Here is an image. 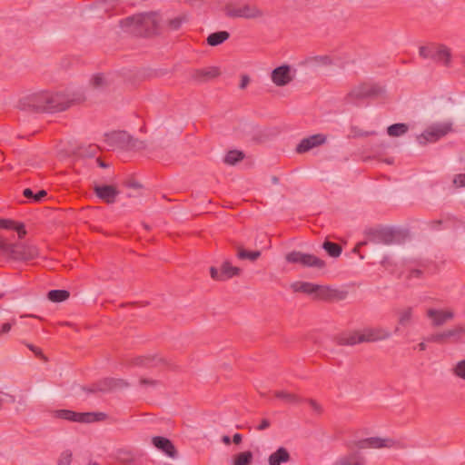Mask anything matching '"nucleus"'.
<instances>
[{
	"instance_id": "obj_1",
	"label": "nucleus",
	"mask_w": 465,
	"mask_h": 465,
	"mask_svg": "<svg viewBox=\"0 0 465 465\" xmlns=\"http://www.w3.org/2000/svg\"><path fill=\"white\" fill-rule=\"evenodd\" d=\"M344 444L350 452L339 457L332 465H366L367 460L361 450L393 449L400 446L399 441L391 437L359 438L356 435L347 439Z\"/></svg>"
},
{
	"instance_id": "obj_2",
	"label": "nucleus",
	"mask_w": 465,
	"mask_h": 465,
	"mask_svg": "<svg viewBox=\"0 0 465 465\" xmlns=\"http://www.w3.org/2000/svg\"><path fill=\"white\" fill-rule=\"evenodd\" d=\"M58 106V94L54 90H38L23 94L15 108L28 113L53 114Z\"/></svg>"
},
{
	"instance_id": "obj_3",
	"label": "nucleus",
	"mask_w": 465,
	"mask_h": 465,
	"mask_svg": "<svg viewBox=\"0 0 465 465\" xmlns=\"http://www.w3.org/2000/svg\"><path fill=\"white\" fill-rule=\"evenodd\" d=\"M161 21L158 13H143L125 18L121 21V26L130 34L149 36L160 31Z\"/></svg>"
},
{
	"instance_id": "obj_4",
	"label": "nucleus",
	"mask_w": 465,
	"mask_h": 465,
	"mask_svg": "<svg viewBox=\"0 0 465 465\" xmlns=\"http://www.w3.org/2000/svg\"><path fill=\"white\" fill-rule=\"evenodd\" d=\"M224 13L230 18L259 19L264 15L256 5L244 3H228L224 6Z\"/></svg>"
},
{
	"instance_id": "obj_5",
	"label": "nucleus",
	"mask_w": 465,
	"mask_h": 465,
	"mask_svg": "<svg viewBox=\"0 0 465 465\" xmlns=\"http://www.w3.org/2000/svg\"><path fill=\"white\" fill-rule=\"evenodd\" d=\"M452 132V123H437L428 127L420 135L418 136V142L420 144L433 143Z\"/></svg>"
},
{
	"instance_id": "obj_6",
	"label": "nucleus",
	"mask_w": 465,
	"mask_h": 465,
	"mask_svg": "<svg viewBox=\"0 0 465 465\" xmlns=\"http://www.w3.org/2000/svg\"><path fill=\"white\" fill-rule=\"evenodd\" d=\"M111 144L125 150H142L145 147L143 141L134 138L124 131L114 132L108 135Z\"/></svg>"
},
{
	"instance_id": "obj_7",
	"label": "nucleus",
	"mask_w": 465,
	"mask_h": 465,
	"mask_svg": "<svg viewBox=\"0 0 465 465\" xmlns=\"http://www.w3.org/2000/svg\"><path fill=\"white\" fill-rule=\"evenodd\" d=\"M285 259L290 263H299L303 267H312L322 269L325 267V262L319 257L298 251H292L286 254Z\"/></svg>"
},
{
	"instance_id": "obj_8",
	"label": "nucleus",
	"mask_w": 465,
	"mask_h": 465,
	"mask_svg": "<svg viewBox=\"0 0 465 465\" xmlns=\"http://www.w3.org/2000/svg\"><path fill=\"white\" fill-rule=\"evenodd\" d=\"M106 414L104 412H75L70 410H60V419L81 423H91L104 420Z\"/></svg>"
},
{
	"instance_id": "obj_9",
	"label": "nucleus",
	"mask_w": 465,
	"mask_h": 465,
	"mask_svg": "<svg viewBox=\"0 0 465 465\" xmlns=\"http://www.w3.org/2000/svg\"><path fill=\"white\" fill-rule=\"evenodd\" d=\"M463 335H465V327L461 325H456L451 329L430 335L427 338V341L430 342L444 343L450 340L458 341Z\"/></svg>"
},
{
	"instance_id": "obj_10",
	"label": "nucleus",
	"mask_w": 465,
	"mask_h": 465,
	"mask_svg": "<svg viewBox=\"0 0 465 465\" xmlns=\"http://www.w3.org/2000/svg\"><path fill=\"white\" fill-rule=\"evenodd\" d=\"M294 75L292 74L290 65L283 64L276 67L271 74L272 83L279 87L285 86L293 80Z\"/></svg>"
},
{
	"instance_id": "obj_11",
	"label": "nucleus",
	"mask_w": 465,
	"mask_h": 465,
	"mask_svg": "<svg viewBox=\"0 0 465 465\" xmlns=\"http://www.w3.org/2000/svg\"><path fill=\"white\" fill-rule=\"evenodd\" d=\"M427 317L431 321V325L433 327H440L445 324L446 322L451 321L455 313L451 309L447 310H438V309H428L427 310Z\"/></svg>"
},
{
	"instance_id": "obj_12",
	"label": "nucleus",
	"mask_w": 465,
	"mask_h": 465,
	"mask_svg": "<svg viewBox=\"0 0 465 465\" xmlns=\"http://www.w3.org/2000/svg\"><path fill=\"white\" fill-rule=\"evenodd\" d=\"M327 141V138L324 134H312L311 136L305 137L301 140V142L296 146V152L298 153H306L314 147L320 146Z\"/></svg>"
},
{
	"instance_id": "obj_13",
	"label": "nucleus",
	"mask_w": 465,
	"mask_h": 465,
	"mask_svg": "<svg viewBox=\"0 0 465 465\" xmlns=\"http://www.w3.org/2000/svg\"><path fill=\"white\" fill-rule=\"evenodd\" d=\"M361 332L363 342L383 341L391 338V336L390 331L381 327L364 329Z\"/></svg>"
},
{
	"instance_id": "obj_14",
	"label": "nucleus",
	"mask_w": 465,
	"mask_h": 465,
	"mask_svg": "<svg viewBox=\"0 0 465 465\" xmlns=\"http://www.w3.org/2000/svg\"><path fill=\"white\" fill-rule=\"evenodd\" d=\"M95 194L106 203H114L117 195L118 190L113 185H95Z\"/></svg>"
},
{
	"instance_id": "obj_15",
	"label": "nucleus",
	"mask_w": 465,
	"mask_h": 465,
	"mask_svg": "<svg viewBox=\"0 0 465 465\" xmlns=\"http://www.w3.org/2000/svg\"><path fill=\"white\" fill-rule=\"evenodd\" d=\"M152 443L155 448L162 450L171 458H174L177 454L174 445L167 438L154 436L152 438Z\"/></svg>"
},
{
	"instance_id": "obj_16",
	"label": "nucleus",
	"mask_w": 465,
	"mask_h": 465,
	"mask_svg": "<svg viewBox=\"0 0 465 465\" xmlns=\"http://www.w3.org/2000/svg\"><path fill=\"white\" fill-rule=\"evenodd\" d=\"M378 93L377 88L375 86H372L368 84H361L355 88H353L349 96L351 98H364L368 96L374 95Z\"/></svg>"
},
{
	"instance_id": "obj_17",
	"label": "nucleus",
	"mask_w": 465,
	"mask_h": 465,
	"mask_svg": "<svg viewBox=\"0 0 465 465\" xmlns=\"http://www.w3.org/2000/svg\"><path fill=\"white\" fill-rule=\"evenodd\" d=\"M339 345L341 346H353L359 343H362L361 332V331H352L348 333H343L338 337L337 341Z\"/></svg>"
},
{
	"instance_id": "obj_18",
	"label": "nucleus",
	"mask_w": 465,
	"mask_h": 465,
	"mask_svg": "<svg viewBox=\"0 0 465 465\" xmlns=\"http://www.w3.org/2000/svg\"><path fill=\"white\" fill-rule=\"evenodd\" d=\"M398 323L402 327L411 325L414 321V309L411 306L403 307L397 311Z\"/></svg>"
},
{
	"instance_id": "obj_19",
	"label": "nucleus",
	"mask_w": 465,
	"mask_h": 465,
	"mask_svg": "<svg viewBox=\"0 0 465 465\" xmlns=\"http://www.w3.org/2000/svg\"><path fill=\"white\" fill-rule=\"evenodd\" d=\"M431 60L448 65L450 61V51L445 45L433 46Z\"/></svg>"
},
{
	"instance_id": "obj_20",
	"label": "nucleus",
	"mask_w": 465,
	"mask_h": 465,
	"mask_svg": "<svg viewBox=\"0 0 465 465\" xmlns=\"http://www.w3.org/2000/svg\"><path fill=\"white\" fill-rule=\"evenodd\" d=\"M338 291L330 288L329 286H323L315 284L313 297L320 300H331L338 296Z\"/></svg>"
},
{
	"instance_id": "obj_21",
	"label": "nucleus",
	"mask_w": 465,
	"mask_h": 465,
	"mask_svg": "<svg viewBox=\"0 0 465 465\" xmlns=\"http://www.w3.org/2000/svg\"><path fill=\"white\" fill-rule=\"evenodd\" d=\"M290 459L288 450L284 447H280L269 456L268 462L270 465H281L288 462Z\"/></svg>"
},
{
	"instance_id": "obj_22",
	"label": "nucleus",
	"mask_w": 465,
	"mask_h": 465,
	"mask_svg": "<svg viewBox=\"0 0 465 465\" xmlns=\"http://www.w3.org/2000/svg\"><path fill=\"white\" fill-rule=\"evenodd\" d=\"M220 74L218 67H210L202 70H196L193 74V78L199 82H204L217 77Z\"/></svg>"
},
{
	"instance_id": "obj_23",
	"label": "nucleus",
	"mask_w": 465,
	"mask_h": 465,
	"mask_svg": "<svg viewBox=\"0 0 465 465\" xmlns=\"http://www.w3.org/2000/svg\"><path fill=\"white\" fill-rule=\"evenodd\" d=\"M15 251L18 252L19 256L15 257V260L33 259L37 253L35 247L30 246V245H25L23 243H16Z\"/></svg>"
},
{
	"instance_id": "obj_24",
	"label": "nucleus",
	"mask_w": 465,
	"mask_h": 465,
	"mask_svg": "<svg viewBox=\"0 0 465 465\" xmlns=\"http://www.w3.org/2000/svg\"><path fill=\"white\" fill-rule=\"evenodd\" d=\"M16 243H9L4 238L0 237V254L8 258L15 260V257H18L19 254L15 251Z\"/></svg>"
},
{
	"instance_id": "obj_25",
	"label": "nucleus",
	"mask_w": 465,
	"mask_h": 465,
	"mask_svg": "<svg viewBox=\"0 0 465 465\" xmlns=\"http://www.w3.org/2000/svg\"><path fill=\"white\" fill-rule=\"evenodd\" d=\"M81 100V96L74 93H64L60 95V112L65 111Z\"/></svg>"
},
{
	"instance_id": "obj_26",
	"label": "nucleus",
	"mask_w": 465,
	"mask_h": 465,
	"mask_svg": "<svg viewBox=\"0 0 465 465\" xmlns=\"http://www.w3.org/2000/svg\"><path fill=\"white\" fill-rule=\"evenodd\" d=\"M161 361V359H158L154 356H138L133 360L132 363L135 366L151 368L158 365V363Z\"/></svg>"
},
{
	"instance_id": "obj_27",
	"label": "nucleus",
	"mask_w": 465,
	"mask_h": 465,
	"mask_svg": "<svg viewBox=\"0 0 465 465\" xmlns=\"http://www.w3.org/2000/svg\"><path fill=\"white\" fill-rule=\"evenodd\" d=\"M291 288L294 292L313 295L315 284L308 282H295L291 284Z\"/></svg>"
},
{
	"instance_id": "obj_28",
	"label": "nucleus",
	"mask_w": 465,
	"mask_h": 465,
	"mask_svg": "<svg viewBox=\"0 0 465 465\" xmlns=\"http://www.w3.org/2000/svg\"><path fill=\"white\" fill-rule=\"evenodd\" d=\"M274 396L277 399L290 404H298L302 401V399L298 395L284 390L276 391L274 392Z\"/></svg>"
},
{
	"instance_id": "obj_29",
	"label": "nucleus",
	"mask_w": 465,
	"mask_h": 465,
	"mask_svg": "<svg viewBox=\"0 0 465 465\" xmlns=\"http://www.w3.org/2000/svg\"><path fill=\"white\" fill-rule=\"evenodd\" d=\"M230 37V34L227 31H219L209 35L207 37V44L211 46H216L223 44Z\"/></svg>"
},
{
	"instance_id": "obj_30",
	"label": "nucleus",
	"mask_w": 465,
	"mask_h": 465,
	"mask_svg": "<svg viewBox=\"0 0 465 465\" xmlns=\"http://www.w3.org/2000/svg\"><path fill=\"white\" fill-rule=\"evenodd\" d=\"M221 272L223 281H226L233 276H237L241 272V269L235 266H232L229 262H224L221 267Z\"/></svg>"
},
{
	"instance_id": "obj_31",
	"label": "nucleus",
	"mask_w": 465,
	"mask_h": 465,
	"mask_svg": "<svg viewBox=\"0 0 465 465\" xmlns=\"http://www.w3.org/2000/svg\"><path fill=\"white\" fill-rule=\"evenodd\" d=\"M409 126L406 124H394L388 127L387 133L390 136L398 137L406 134Z\"/></svg>"
},
{
	"instance_id": "obj_32",
	"label": "nucleus",
	"mask_w": 465,
	"mask_h": 465,
	"mask_svg": "<svg viewBox=\"0 0 465 465\" xmlns=\"http://www.w3.org/2000/svg\"><path fill=\"white\" fill-rule=\"evenodd\" d=\"M378 239L381 243L390 245L395 242V232L391 229H384L379 232Z\"/></svg>"
},
{
	"instance_id": "obj_33",
	"label": "nucleus",
	"mask_w": 465,
	"mask_h": 465,
	"mask_svg": "<svg viewBox=\"0 0 465 465\" xmlns=\"http://www.w3.org/2000/svg\"><path fill=\"white\" fill-rule=\"evenodd\" d=\"M244 157V154L242 151L232 150L227 153L224 157V163L229 165H234L238 162L242 161Z\"/></svg>"
},
{
	"instance_id": "obj_34",
	"label": "nucleus",
	"mask_w": 465,
	"mask_h": 465,
	"mask_svg": "<svg viewBox=\"0 0 465 465\" xmlns=\"http://www.w3.org/2000/svg\"><path fill=\"white\" fill-rule=\"evenodd\" d=\"M322 248L327 252V253L333 258H337L341 253V247L334 242L325 241L322 244Z\"/></svg>"
},
{
	"instance_id": "obj_35",
	"label": "nucleus",
	"mask_w": 465,
	"mask_h": 465,
	"mask_svg": "<svg viewBox=\"0 0 465 465\" xmlns=\"http://www.w3.org/2000/svg\"><path fill=\"white\" fill-rule=\"evenodd\" d=\"M252 453L251 451H243L239 453L232 465H250L252 460Z\"/></svg>"
},
{
	"instance_id": "obj_36",
	"label": "nucleus",
	"mask_w": 465,
	"mask_h": 465,
	"mask_svg": "<svg viewBox=\"0 0 465 465\" xmlns=\"http://www.w3.org/2000/svg\"><path fill=\"white\" fill-rule=\"evenodd\" d=\"M23 194L33 202L38 203L47 194V193L45 190H41L37 193H34L30 188H26L24 190Z\"/></svg>"
},
{
	"instance_id": "obj_37",
	"label": "nucleus",
	"mask_w": 465,
	"mask_h": 465,
	"mask_svg": "<svg viewBox=\"0 0 465 465\" xmlns=\"http://www.w3.org/2000/svg\"><path fill=\"white\" fill-rule=\"evenodd\" d=\"M261 256L260 251L249 252L244 249H239L238 258L239 259H249L251 261H255Z\"/></svg>"
},
{
	"instance_id": "obj_38",
	"label": "nucleus",
	"mask_w": 465,
	"mask_h": 465,
	"mask_svg": "<svg viewBox=\"0 0 465 465\" xmlns=\"http://www.w3.org/2000/svg\"><path fill=\"white\" fill-rule=\"evenodd\" d=\"M453 374L465 381V360L458 361L452 369Z\"/></svg>"
},
{
	"instance_id": "obj_39",
	"label": "nucleus",
	"mask_w": 465,
	"mask_h": 465,
	"mask_svg": "<svg viewBox=\"0 0 465 465\" xmlns=\"http://www.w3.org/2000/svg\"><path fill=\"white\" fill-rule=\"evenodd\" d=\"M187 21V16L186 15H181V16H178V17H175V18H173L169 21L168 25L169 26L173 29V30H177L181 27V25Z\"/></svg>"
},
{
	"instance_id": "obj_40",
	"label": "nucleus",
	"mask_w": 465,
	"mask_h": 465,
	"mask_svg": "<svg viewBox=\"0 0 465 465\" xmlns=\"http://www.w3.org/2000/svg\"><path fill=\"white\" fill-rule=\"evenodd\" d=\"M432 52L433 46H420L419 49L420 55L425 59H431Z\"/></svg>"
},
{
	"instance_id": "obj_41",
	"label": "nucleus",
	"mask_w": 465,
	"mask_h": 465,
	"mask_svg": "<svg viewBox=\"0 0 465 465\" xmlns=\"http://www.w3.org/2000/svg\"><path fill=\"white\" fill-rule=\"evenodd\" d=\"M453 184L455 187H465V174L460 173L454 176Z\"/></svg>"
},
{
	"instance_id": "obj_42",
	"label": "nucleus",
	"mask_w": 465,
	"mask_h": 465,
	"mask_svg": "<svg viewBox=\"0 0 465 465\" xmlns=\"http://www.w3.org/2000/svg\"><path fill=\"white\" fill-rule=\"evenodd\" d=\"M104 83L105 79L102 74H96L91 80V84L94 87H102Z\"/></svg>"
},
{
	"instance_id": "obj_43",
	"label": "nucleus",
	"mask_w": 465,
	"mask_h": 465,
	"mask_svg": "<svg viewBox=\"0 0 465 465\" xmlns=\"http://www.w3.org/2000/svg\"><path fill=\"white\" fill-rule=\"evenodd\" d=\"M72 461V452L70 450H64L62 453V459H60V465H70Z\"/></svg>"
},
{
	"instance_id": "obj_44",
	"label": "nucleus",
	"mask_w": 465,
	"mask_h": 465,
	"mask_svg": "<svg viewBox=\"0 0 465 465\" xmlns=\"http://www.w3.org/2000/svg\"><path fill=\"white\" fill-rule=\"evenodd\" d=\"M119 455V459L123 462H133L134 460L130 451H121Z\"/></svg>"
},
{
	"instance_id": "obj_45",
	"label": "nucleus",
	"mask_w": 465,
	"mask_h": 465,
	"mask_svg": "<svg viewBox=\"0 0 465 465\" xmlns=\"http://www.w3.org/2000/svg\"><path fill=\"white\" fill-rule=\"evenodd\" d=\"M15 223L13 220L9 219H1L0 220V228L3 229H13L15 226Z\"/></svg>"
},
{
	"instance_id": "obj_46",
	"label": "nucleus",
	"mask_w": 465,
	"mask_h": 465,
	"mask_svg": "<svg viewBox=\"0 0 465 465\" xmlns=\"http://www.w3.org/2000/svg\"><path fill=\"white\" fill-rule=\"evenodd\" d=\"M307 402L310 404L312 409L318 414L322 413V406L314 400L309 399L307 400Z\"/></svg>"
},
{
	"instance_id": "obj_47",
	"label": "nucleus",
	"mask_w": 465,
	"mask_h": 465,
	"mask_svg": "<svg viewBox=\"0 0 465 465\" xmlns=\"http://www.w3.org/2000/svg\"><path fill=\"white\" fill-rule=\"evenodd\" d=\"M211 277L215 281L223 282L222 272L218 271L215 267L210 268Z\"/></svg>"
},
{
	"instance_id": "obj_48",
	"label": "nucleus",
	"mask_w": 465,
	"mask_h": 465,
	"mask_svg": "<svg viewBox=\"0 0 465 465\" xmlns=\"http://www.w3.org/2000/svg\"><path fill=\"white\" fill-rule=\"evenodd\" d=\"M14 230L17 232L18 237L20 239L24 238V236L26 234V231L23 223H16L14 227Z\"/></svg>"
},
{
	"instance_id": "obj_49",
	"label": "nucleus",
	"mask_w": 465,
	"mask_h": 465,
	"mask_svg": "<svg viewBox=\"0 0 465 465\" xmlns=\"http://www.w3.org/2000/svg\"><path fill=\"white\" fill-rule=\"evenodd\" d=\"M316 62L324 65H329L331 64V60L329 56H319L315 58Z\"/></svg>"
},
{
	"instance_id": "obj_50",
	"label": "nucleus",
	"mask_w": 465,
	"mask_h": 465,
	"mask_svg": "<svg viewBox=\"0 0 465 465\" xmlns=\"http://www.w3.org/2000/svg\"><path fill=\"white\" fill-rule=\"evenodd\" d=\"M271 425V422L269 420L267 419H263L262 420L261 423L259 424V426L257 427V430H266L267 428H269Z\"/></svg>"
},
{
	"instance_id": "obj_51",
	"label": "nucleus",
	"mask_w": 465,
	"mask_h": 465,
	"mask_svg": "<svg viewBox=\"0 0 465 465\" xmlns=\"http://www.w3.org/2000/svg\"><path fill=\"white\" fill-rule=\"evenodd\" d=\"M48 299L54 302H58V289L49 292Z\"/></svg>"
},
{
	"instance_id": "obj_52",
	"label": "nucleus",
	"mask_w": 465,
	"mask_h": 465,
	"mask_svg": "<svg viewBox=\"0 0 465 465\" xmlns=\"http://www.w3.org/2000/svg\"><path fill=\"white\" fill-rule=\"evenodd\" d=\"M140 384L143 385V386H147V385L155 386L157 384V381L154 380H151V379H141Z\"/></svg>"
},
{
	"instance_id": "obj_53",
	"label": "nucleus",
	"mask_w": 465,
	"mask_h": 465,
	"mask_svg": "<svg viewBox=\"0 0 465 465\" xmlns=\"http://www.w3.org/2000/svg\"><path fill=\"white\" fill-rule=\"evenodd\" d=\"M249 83H250V78H249V76H247V75H242V79H241V83H240L239 87H240L241 89H244V88L248 85V84H249Z\"/></svg>"
},
{
	"instance_id": "obj_54",
	"label": "nucleus",
	"mask_w": 465,
	"mask_h": 465,
	"mask_svg": "<svg viewBox=\"0 0 465 465\" xmlns=\"http://www.w3.org/2000/svg\"><path fill=\"white\" fill-rule=\"evenodd\" d=\"M70 296V293L66 290H60V302L67 300Z\"/></svg>"
},
{
	"instance_id": "obj_55",
	"label": "nucleus",
	"mask_w": 465,
	"mask_h": 465,
	"mask_svg": "<svg viewBox=\"0 0 465 465\" xmlns=\"http://www.w3.org/2000/svg\"><path fill=\"white\" fill-rule=\"evenodd\" d=\"M242 436L240 433H235L232 437V441L235 444H240L242 442Z\"/></svg>"
},
{
	"instance_id": "obj_56",
	"label": "nucleus",
	"mask_w": 465,
	"mask_h": 465,
	"mask_svg": "<svg viewBox=\"0 0 465 465\" xmlns=\"http://www.w3.org/2000/svg\"><path fill=\"white\" fill-rule=\"evenodd\" d=\"M11 330L10 323H4L2 325L1 333H7Z\"/></svg>"
},
{
	"instance_id": "obj_57",
	"label": "nucleus",
	"mask_w": 465,
	"mask_h": 465,
	"mask_svg": "<svg viewBox=\"0 0 465 465\" xmlns=\"http://www.w3.org/2000/svg\"><path fill=\"white\" fill-rule=\"evenodd\" d=\"M222 441L224 444L229 445L231 443V438L228 435H224L222 437Z\"/></svg>"
},
{
	"instance_id": "obj_58",
	"label": "nucleus",
	"mask_w": 465,
	"mask_h": 465,
	"mask_svg": "<svg viewBox=\"0 0 465 465\" xmlns=\"http://www.w3.org/2000/svg\"><path fill=\"white\" fill-rule=\"evenodd\" d=\"M129 187L131 188H134V189H140L141 188V185L138 183H130L128 184Z\"/></svg>"
},
{
	"instance_id": "obj_59",
	"label": "nucleus",
	"mask_w": 465,
	"mask_h": 465,
	"mask_svg": "<svg viewBox=\"0 0 465 465\" xmlns=\"http://www.w3.org/2000/svg\"><path fill=\"white\" fill-rule=\"evenodd\" d=\"M421 272L419 270H414L411 272V276L412 277H419L420 275Z\"/></svg>"
},
{
	"instance_id": "obj_60",
	"label": "nucleus",
	"mask_w": 465,
	"mask_h": 465,
	"mask_svg": "<svg viewBox=\"0 0 465 465\" xmlns=\"http://www.w3.org/2000/svg\"><path fill=\"white\" fill-rule=\"evenodd\" d=\"M96 162L98 163V165L102 168H106L108 165L106 163H104L101 159H96Z\"/></svg>"
},
{
	"instance_id": "obj_61",
	"label": "nucleus",
	"mask_w": 465,
	"mask_h": 465,
	"mask_svg": "<svg viewBox=\"0 0 465 465\" xmlns=\"http://www.w3.org/2000/svg\"><path fill=\"white\" fill-rule=\"evenodd\" d=\"M30 350L33 351L36 355H40L41 354V351L39 349L34 347V346H30Z\"/></svg>"
},
{
	"instance_id": "obj_62",
	"label": "nucleus",
	"mask_w": 465,
	"mask_h": 465,
	"mask_svg": "<svg viewBox=\"0 0 465 465\" xmlns=\"http://www.w3.org/2000/svg\"><path fill=\"white\" fill-rule=\"evenodd\" d=\"M30 350L33 351L36 355H40L41 354V351L39 349L34 347V346H30Z\"/></svg>"
},
{
	"instance_id": "obj_63",
	"label": "nucleus",
	"mask_w": 465,
	"mask_h": 465,
	"mask_svg": "<svg viewBox=\"0 0 465 465\" xmlns=\"http://www.w3.org/2000/svg\"><path fill=\"white\" fill-rule=\"evenodd\" d=\"M418 347L420 351H425L426 350V344L424 342H420L418 344Z\"/></svg>"
},
{
	"instance_id": "obj_64",
	"label": "nucleus",
	"mask_w": 465,
	"mask_h": 465,
	"mask_svg": "<svg viewBox=\"0 0 465 465\" xmlns=\"http://www.w3.org/2000/svg\"><path fill=\"white\" fill-rule=\"evenodd\" d=\"M272 182L273 183L277 184V183H279V179H278V177H276V176H272Z\"/></svg>"
}]
</instances>
